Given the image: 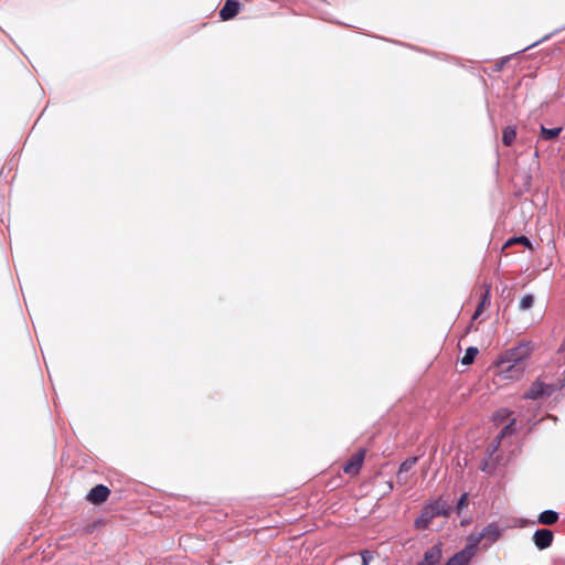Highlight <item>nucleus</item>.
I'll return each mask as SVG.
<instances>
[{
	"label": "nucleus",
	"mask_w": 565,
	"mask_h": 565,
	"mask_svg": "<svg viewBox=\"0 0 565 565\" xmlns=\"http://www.w3.org/2000/svg\"><path fill=\"white\" fill-rule=\"evenodd\" d=\"M533 352L531 342H520L518 345L505 350L499 358V365L507 363H516L525 365L524 361L530 358Z\"/></svg>",
	"instance_id": "nucleus-1"
},
{
	"label": "nucleus",
	"mask_w": 565,
	"mask_h": 565,
	"mask_svg": "<svg viewBox=\"0 0 565 565\" xmlns=\"http://www.w3.org/2000/svg\"><path fill=\"white\" fill-rule=\"evenodd\" d=\"M565 386V379L559 380L557 383L546 384L540 379L535 380L530 388L524 393L525 399H539L542 397H550L555 392L562 390Z\"/></svg>",
	"instance_id": "nucleus-2"
},
{
	"label": "nucleus",
	"mask_w": 565,
	"mask_h": 565,
	"mask_svg": "<svg viewBox=\"0 0 565 565\" xmlns=\"http://www.w3.org/2000/svg\"><path fill=\"white\" fill-rule=\"evenodd\" d=\"M497 367L499 369V376L503 380H520L525 371V365L516 364V363H507L505 365H499V361L497 362Z\"/></svg>",
	"instance_id": "nucleus-3"
},
{
	"label": "nucleus",
	"mask_w": 565,
	"mask_h": 565,
	"mask_svg": "<svg viewBox=\"0 0 565 565\" xmlns=\"http://www.w3.org/2000/svg\"><path fill=\"white\" fill-rule=\"evenodd\" d=\"M365 454L366 452L364 449H359L356 452H354L350 457L348 462L343 466L344 473L350 475V476H356L362 468V465H363V461L365 458Z\"/></svg>",
	"instance_id": "nucleus-4"
},
{
	"label": "nucleus",
	"mask_w": 565,
	"mask_h": 565,
	"mask_svg": "<svg viewBox=\"0 0 565 565\" xmlns=\"http://www.w3.org/2000/svg\"><path fill=\"white\" fill-rule=\"evenodd\" d=\"M110 490L104 484L95 486L86 495V500L95 505H100L107 501Z\"/></svg>",
	"instance_id": "nucleus-5"
},
{
	"label": "nucleus",
	"mask_w": 565,
	"mask_h": 565,
	"mask_svg": "<svg viewBox=\"0 0 565 565\" xmlns=\"http://www.w3.org/2000/svg\"><path fill=\"white\" fill-rule=\"evenodd\" d=\"M500 536V531L495 524L487 525L482 532L475 539L470 537L471 543L469 545H473V551L476 552L477 545L483 540L487 539L490 542H495Z\"/></svg>",
	"instance_id": "nucleus-6"
},
{
	"label": "nucleus",
	"mask_w": 565,
	"mask_h": 565,
	"mask_svg": "<svg viewBox=\"0 0 565 565\" xmlns=\"http://www.w3.org/2000/svg\"><path fill=\"white\" fill-rule=\"evenodd\" d=\"M475 554L473 545H468L451 556L445 565H469Z\"/></svg>",
	"instance_id": "nucleus-7"
},
{
	"label": "nucleus",
	"mask_w": 565,
	"mask_h": 565,
	"mask_svg": "<svg viewBox=\"0 0 565 565\" xmlns=\"http://www.w3.org/2000/svg\"><path fill=\"white\" fill-rule=\"evenodd\" d=\"M554 539V534L551 530L540 529L533 534V541L537 548L545 550L551 546Z\"/></svg>",
	"instance_id": "nucleus-8"
},
{
	"label": "nucleus",
	"mask_w": 565,
	"mask_h": 565,
	"mask_svg": "<svg viewBox=\"0 0 565 565\" xmlns=\"http://www.w3.org/2000/svg\"><path fill=\"white\" fill-rule=\"evenodd\" d=\"M241 9L239 2L235 0H226L222 9L220 10V18L223 21L233 19Z\"/></svg>",
	"instance_id": "nucleus-9"
},
{
	"label": "nucleus",
	"mask_w": 565,
	"mask_h": 565,
	"mask_svg": "<svg viewBox=\"0 0 565 565\" xmlns=\"http://www.w3.org/2000/svg\"><path fill=\"white\" fill-rule=\"evenodd\" d=\"M441 547L440 545H434L428 548L424 554V559L420 562L423 565H437L441 559Z\"/></svg>",
	"instance_id": "nucleus-10"
},
{
	"label": "nucleus",
	"mask_w": 565,
	"mask_h": 565,
	"mask_svg": "<svg viewBox=\"0 0 565 565\" xmlns=\"http://www.w3.org/2000/svg\"><path fill=\"white\" fill-rule=\"evenodd\" d=\"M435 519L434 512L428 505L422 509L420 515L415 520V527L418 530H425L429 526L431 521Z\"/></svg>",
	"instance_id": "nucleus-11"
},
{
	"label": "nucleus",
	"mask_w": 565,
	"mask_h": 565,
	"mask_svg": "<svg viewBox=\"0 0 565 565\" xmlns=\"http://www.w3.org/2000/svg\"><path fill=\"white\" fill-rule=\"evenodd\" d=\"M490 306V286L486 288L483 294L481 295V299L479 301V305L472 316V320H476L480 317L482 311Z\"/></svg>",
	"instance_id": "nucleus-12"
},
{
	"label": "nucleus",
	"mask_w": 565,
	"mask_h": 565,
	"mask_svg": "<svg viewBox=\"0 0 565 565\" xmlns=\"http://www.w3.org/2000/svg\"><path fill=\"white\" fill-rule=\"evenodd\" d=\"M433 510L435 518L444 515L447 516L450 511V507L441 499L435 501L431 504H427Z\"/></svg>",
	"instance_id": "nucleus-13"
},
{
	"label": "nucleus",
	"mask_w": 565,
	"mask_h": 565,
	"mask_svg": "<svg viewBox=\"0 0 565 565\" xmlns=\"http://www.w3.org/2000/svg\"><path fill=\"white\" fill-rule=\"evenodd\" d=\"M516 244H520V245H523L525 246L526 248L529 249H533V246H532V243L531 241L526 237V236H519V237H511L509 238L505 244L503 245L502 249H507L513 245H516Z\"/></svg>",
	"instance_id": "nucleus-14"
},
{
	"label": "nucleus",
	"mask_w": 565,
	"mask_h": 565,
	"mask_svg": "<svg viewBox=\"0 0 565 565\" xmlns=\"http://www.w3.org/2000/svg\"><path fill=\"white\" fill-rule=\"evenodd\" d=\"M558 520V514L555 511L546 510L539 515V522L544 525H553Z\"/></svg>",
	"instance_id": "nucleus-15"
},
{
	"label": "nucleus",
	"mask_w": 565,
	"mask_h": 565,
	"mask_svg": "<svg viewBox=\"0 0 565 565\" xmlns=\"http://www.w3.org/2000/svg\"><path fill=\"white\" fill-rule=\"evenodd\" d=\"M563 128L557 127L553 129L545 128L544 126L541 127V134L540 137L544 140H554L556 139L559 134L562 132Z\"/></svg>",
	"instance_id": "nucleus-16"
},
{
	"label": "nucleus",
	"mask_w": 565,
	"mask_h": 565,
	"mask_svg": "<svg viewBox=\"0 0 565 565\" xmlns=\"http://www.w3.org/2000/svg\"><path fill=\"white\" fill-rule=\"evenodd\" d=\"M516 138V130L512 126H508L503 129L502 142L504 146H511Z\"/></svg>",
	"instance_id": "nucleus-17"
},
{
	"label": "nucleus",
	"mask_w": 565,
	"mask_h": 565,
	"mask_svg": "<svg viewBox=\"0 0 565 565\" xmlns=\"http://www.w3.org/2000/svg\"><path fill=\"white\" fill-rule=\"evenodd\" d=\"M512 412H510L508 408H500L493 414L492 418L495 424H503L510 418Z\"/></svg>",
	"instance_id": "nucleus-18"
},
{
	"label": "nucleus",
	"mask_w": 565,
	"mask_h": 565,
	"mask_svg": "<svg viewBox=\"0 0 565 565\" xmlns=\"http://www.w3.org/2000/svg\"><path fill=\"white\" fill-rule=\"evenodd\" d=\"M478 352V348L469 347L466 350L465 355L461 358V363L465 365H470L475 361Z\"/></svg>",
	"instance_id": "nucleus-19"
},
{
	"label": "nucleus",
	"mask_w": 565,
	"mask_h": 565,
	"mask_svg": "<svg viewBox=\"0 0 565 565\" xmlns=\"http://www.w3.org/2000/svg\"><path fill=\"white\" fill-rule=\"evenodd\" d=\"M417 460V457L407 458L401 463L398 472L407 473L416 465Z\"/></svg>",
	"instance_id": "nucleus-20"
},
{
	"label": "nucleus",
	"mask_w": 565,
	"mask_h": 565,
	"mask_svg": "<svg viewBox=\"0 0 565 565\" xmlns=\"http://www.w3.org/2000/svg\"><path fill=\"white\" fill-rule=\"evenodd\" d=\"M534 303V297L532 295H524L519 303V308L521 310H527L530 309Z\"/></svg>",
	"instance_id": "nucleus-21"
},
{
	"label": "nucleus",
	"mask_w": 565,
	"mask_h": 565,
	"mask_svg": "<svg viewBox=\"0 0 565 565\" xmlns=\"http://www.w3.org/2000/svg\"><path fill=\"white\" fill-rule=\"evenodd\" d=\"M468 502H469L468 493L461 494V497H460V499H459V501L457 503V507H456L457 512L460 513V511L462 509L467 508Z\"/></svg>",
	"instance_id": "nucleus-22"
},
{
	"label": "nucleus",
	"mask_w": 565,
	"mask_h": 565,
	"mask_svg": "<svg viewBox=\"0 0 565 565\" xmlns=\"http://www.w3.org/2000/svg\"><path fill=\"white\" fill-rule=\"evenodd\" d=\"M514 424H515V419H511V422L508 425H505L504 428L501 430L499 437L503 438L507 435H511L514 431V429H513Z\"/></svg>",
	"instance_id": "nucleus-23"
},
{
	"label": "nucleus",
	"mask_w": 565,
	"mask_h": 565,
	"mask_svg": "<svg viewBox=\"0 0 565 565\" xmlns=\"http://www.w3.org/2000/svg\"><path fill=\"white\" fill-rule=\"evenodd\" d=\"M373 558L374 556L372 552L367 550L361 552L362 565H369Z\"/></svg>",
	"instance_id": "nucleus-24"
},
{
	"label": "nucleus",
	"mask_w": 565,
	"mask_h": 565,
	"mask_svg": "<svg viewBox=\"0 0 565 565\" xmlns=\"http://www.w3.org/2000/svg\"><path fill=\"white\" fill-rule=\"evenodd\" d=\"M397 483L406 486L409 484L411 481L406 473L397 472Z\"/></svg>",
	"instance_id": "nucleus-25"
}]
</instances>
